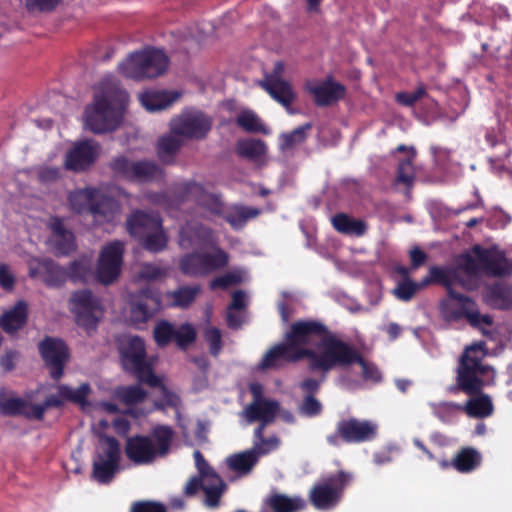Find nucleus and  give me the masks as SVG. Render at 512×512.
I'll use <instances>...</instances> for the list:
<instances>
[{
	"instance_id": "4",
	"label": "nucleus",
	"mask_w": 512,
	"mask_h": 512,
	"mask_svg": "<svg viewBox=\"0 0 512 512\" xmlns=\"http://www.w3.org/2000/svg\"><path fill=\"white\" fill-rule=\"evenodd\" d=\"M324 362L322 373L328 374L336 368H347L358 364L362 368V377L367 382L379 383L382 375L378 367L365 360L361 353L350 343L338 338L330 330L323 339Z\"/></svg>"
},
{
	"instance_id": "42",
	"label": "nucleus",
	"mask_w": 512,
	"mask_h": 512,
	"mask_svg": "<svg viewBox=\"0 0 512 512\" xmlns=\"http://www.w3.org/2000/svg\"><path fill=\"white\" fill-rule=\"evenodd\" d=\"M333 227L341 233L361 236L366 231V224L362 220L349 217L344 213H338L332 218Z\"/></svg>"
},
{
	"instance_id": "18",
	"label": "nucleus",
	"mask_w": 512,
	"mask_h": 512,
	"mask_svg": "<svg viewBox=\"0 0 512 512\" xmlns=\"http://www.w3.org/2000/svg\"><path fill=\"white\" fill-rule=\"evenodd\" d=\"M124 245L121 241H113L103 247L97 263V279L102 284L113 283L120 275L123 262Z\"/></svg>"
},
{
	"instance_id": "57",
	"label": "nucleus",
	"mask_w": 512,
	"mask_h": 512,
	"mask_svg": "<svg viewBox=\"0 0 512 512\" xmlns=\"http://www.w3.org/2000/svg\"><path fill=\"white\" fill-rule=\"evenodd\" d=\"M205 340L209 344V352L212 356H218L222 349L221 331L216 327L206 329L204 333Z\"/></svg>"
},
{
	"instance_id": "40",
	"label": "nucleus",
	"mask_w": 512,
	"mask_h": 512,
	"mask_svg": "<svg viewBox=\"0 0 512 512\" xmlns=\"http://www.w3.org/2000/svg\"><path fill=\"white\" fill-rule=\"evenodd\" d=\"M94 458L120 464L121 446L119 440L114 436H101Z\"/></svg>"
},
{
	"instance_id": "56",
	"label": "nucleus",
	"mask_w": 512,
	"mask_h": 512,
	"mask_svg": "<svg viewBox=\"0 0 512 512\" xmlns=\"http://www.w3.org/2000/svg\"><path fill=\"white\" fill-rule=\"evenodd\" d=\"M323 406L313 395H305L299 407V412L307 417H315L321 414Z\"/></svg>"
},
{
	"instance_id": "39",
	"label": "nucleus",
	"mask_w": 512,
	"mask_h": 512,
	"mask_svg": "<svg viewBox=\"0 0 512 512\" xmlns=\"http://www.w3.org/2000/svg\"><path fill=\"white\" fill-rule=\"evenodd\" d=\"M260 213L261 210L255 207L234 205L229 212L222 216L232 228L241 229L249 220L258 217Z\"/></svg>"
},
{
	"instance_id": "23",
	"label": "nucleus",
	"mask_w": 512,
	"mask_h": 512,
	"mask_svg": "<svg viewBox=\"0 0 512 512\" xmlns=\"http://www.w3.org/2000/svg\"><path fill=\"white\" fill-rule=\"evenodd\" d=\"M98 144L91 140H83L74 144L65 157V168L73 172L88 169L98 157Z\"/></svg>"
},
{
	"instance_id": "49",
	"label": "nucleus",
	"mask_w": 512,
	"mask_h": 512,
	"mask_svg": "<svg viewBox=\"0 0 512 512\" xmlns=\"http://www.w3.org/2000/svg\"><path fill=\"white\" fill-rule=\"evenodd\" d=\"M414 157L415 151L411 148V155L400 161L397 168L396 182L404 184L407 188H411L415 180Z\"/></svg>"
},
{
	"instance_id": "28",
	"label": "nucleus",
	"mask_w": 512,
	"mask_h": 512,
	"mask_svg": "<svg viewBox=\"0 0 512 512\" xmlns=\"http://www.w3.org/2000/svg\"><path fill=\"white\" fill-rule=\"evenodd\" d=\"M90 393L91 387L89 383H82L76 389L65 384H60L57 386V395L52 394L47 396L43 406L45 407V410L52 407L60 408L66 401L79 405H85Z\"/></svg>"
},
{
	"instance_id": "48",
	"label": "nucleus",
	"mask_w": 512,
	"mask_h": 512,
	"mask_svg": "<svg viewBox=\"0 0 512 512\" xmlns=\"http://www.w3.org/2000/svg\"><path fill=\"white\" fill-rule=\"evenodd\" d=\"M237 153L249 160H258L266 153V145L260 139L241 140L236 146Z\"/></svg>"
},
{
	"instance_id": "44",
	"label": "nucleus",
	"mask_w": 512,
	"mask_h": 512,
	"mask_svg": "<svg viewBox=\"0 0 512 512\" xmlns=\"http://www.w3.org/2000/svg\"><path fill=\"white\" fill-rule=\"evenodd\" d=\"M182 146V141L175 136H163L157 143V156L164 164H172Z\"/></svg>"
},
{
	"instance_id": "34",
	"label": "nucleus",
	"mask_w": 512,
	"mask_h": 512,
	"mask_svg": "<svg viewBox=\"0 0 512 512\" xmlns=\"http://www.w3.org/2000/svg\"><path fill=\"white\" fill-rule=\"evenodd\" d=\"M280 404L276 400L266 399L259 402H251L245 408L248 422L256 421L272 423L279 412Z\"/></svg>"
},
{
	"instance_id": "53",
	"label": "nucleus",
	"mask_w": 512,
	"mask_h": 512,
	"mask_svg": "<svg viewBox=\"0 0 512 512\" xmlns=\"http://www.w3.org/2000/svg\"><path fill=\"white\" fill-rule=\"evenodd\" d=\"M175 328L168 321L159 322L154 328V339L158 346L165 347L174 341Z\"/></svg>"
},
{
	"instance_id": "52",
	"label": "nucleus",
	"mask_w": 512,
	"mask_h": 512,
	"mask_svg": "<svg viewBox=\"0 0 512 512\" xmlns=\"http://www.w3.org/2000/svg\"><path fill=\"white\" fill-rule=\"evenodd\" d=\"M27 402L21 398H6L0 400V412L5 416H24Z\"/></svg>"
},
{
	"instance_id": "24",
	"label": "nucleus",
	"mask_w": 512,
	"mask_h": 512,
	"mask_svg": "<svg viewBox=\"0 0 512 512\" xmlns=\"http://www.w3.org/2000/svg\"><path fill=\"white\" fill-rule=\"evenodd\" d=\"M114 395L126 406L123 413L128 416L138 419L152 412L151 409L145 410L138 407L148 396L147 391L140 385L119 386L115 389Z\"/></svg>"
},
{
	"instance_id": "64",
	"label": "nucleus",
	"mask_w": 512,
	"mask_h": 512,
	"mask_svg": "<svg viewBox=\"0 0 512 512\" xmlns=\"http://www.w3.org/2000/svg\"><path fill=\"white\" fill-rule=\"evenodd\" d=\"M426 94V90L423 86H419L415 91L410 93H399L397 100L406 106L414 105L418 100L423 98Z\"/></svg>"
},
{
	"instance_id": "45",
	"label": "nucleus",
	"mask_w": 512,
	"mask_h": 512,
	"mask_svg": "<svg viewBox=\"0 0 512 512\" xmlns=\"http://www.w3.org/2000/svg\"><path fill=\"white\" fill-rule=\"evenodd\" d=\"M236 124L248 133L267 134L268 129L260 117L252 110H242L236 117Z\"/></svg>"
},
{
	"instance_id": "13",
	"label": "nucleus",
	"mask_w": 512,
	"mask_h": 512,
	"mask_svg": "<svg viewBox=\"0 0 512 512\" xmlns=\"http://www.w3.org/2000/svg\"><path fill=\"white\" fill-rule=\"evenodd\" d=\"M110 168L115 175L137 183L158 181L165 176L164 170L154 161H132L125 156L115 157L110 163Z\"/></svg>"
},
{
	"instance_id": "6",
	"label": "nucleus",
	"mask_w": 512,
	"mask_h": 512,
	"mask_svg": "<svg viewBox=\"0 0 512 512\" xmlns=\"http://www.w3.org/2000/svg\"><path fill=\"white\" fill-rule=\"evenodd\" d=\"M126 229L149 252L158 253L167 247L168 236L157 213L139 209L132 211L126 219Z\"/></svg>"
},
{
	"instance_id": "58",
	"label": "nucleus",
	"mask_w": 512,
	"mask_h": 512,
	"mask_svg": "<svg viewBox=\"0 0 512 512\" xmlns=\"http://www.w3.org/2000/svg\"><path fill=\"white\" fill-rule=\"evenodd\" d=\"M459 268L468 276H478L482 272L477 257L466 253L460 257Z\"/></svg>"
},
{
	"instance_id": "47",
	"label": "nucleus",
	"mask_w": 512,
	"mask_h": 512,
	"mask_svg": "<svg viewBox=\"0 0 512 512\" xmlns=\"http://www.w3.org/2000/svg\"><path fill=\"white\" fill-rule=\"evenodd\" d=\"M312 123L308 122L301 125L289 133H283L280 136V149L282 151H290L296 146L304 143L307 139V132L311 130Z\"/></svg>"
},
{
	"instance_id": "59",
	"label": "nucleus",
	"mask_w": 512,
	"mask_h": 512,
	"mask_svg": "<svg viewBox=\"0 0 512 512\" xmlns=\"http://www.w3.org/2000/svg\"><path fill=\"white\" fill-rule=\"evenodd\" d=\"M129 512H167V507L161 502L139 500L131 504Z\"/></svg>"
},
{
	"instance_id": "22",
	"label": "nucleus",
	"mask_w": 512,
	"mask_h": 512,
	"mask_svg": "<svg viewBox=\"0 0 512 512\" xmlns=\"http://www.w3.org/2000/svg\"><path fill=\"white\" fill-rule=\"evenodd\" d=\"M305 90L312 95L314 103L319 107H327L342 100L346 95V87L328 76L324 81L317 83L308 81Z\"/></svg>"
},
{
	"instance_id": "36",
	"label": "nucleus",
	"mask_w": 512,
	"mask_h": 512,
	"mask_svg": "<svg viewBox=\"0 0 512 512\" xmlns=\"http://www.w3.org/2000/svg\"><path fill=\"white\" fill-rule=\"evenodd\" d=\"M28 318V307L24 301H19L0 318V327L7 334H14L22 329Z\"/></svg>"
},
{
	"instance_id": "32",
	"label": "nucleus",
	"mask_w": 512,
	"mask_h": 512,
	"mask_svg": "<svg viewBox=\"0 0 512 512\" xmlns=\"http://www.w3.org/2000/svg\"><path fill=\"white\" fill-rule=\"evenodd\" d=\"M264 90L278 103L289 108L295 100L291 84L284 79H277L274 76H265L261 83Z\"/></svg>"
},
{
	"instance_id": "51",
	"label": "nucleus",
	"mask_w": 512,
	"mask_h": 512,
	"mask_svg": "<svg viewBox=\"0 0 512 512\" xmlns=\"http://www.w3.org/2000/svg\"><path fill=\"white\" fill-rule=\"evenodd\" d=\"M425 286H422V280L417 283L406 277L400 281L394 289V295L402 301L411 300L415 294Z\"/></svg>"
},
{
	"instance_id": "37",
	"label": "nucleus",
	"mask_w": 512,
	"mask_h": 512,
	"mask_svg": "<svg viewBox=\"0 0 512 512\" xmlns=\"http://www.w3.org/2000/svg\"><path fill=\"white\" fill-rule=\"evenodd\" d=\"M482 462L481 453L474 447H462L452 459L453 468L460 473H470Z\"/></svg>"
},
{
	"instance_id": "12",
	"label": "nucleus",
	"mask_w": 512,
	"mask_h": 512,
	"mask_svg": "<svg viewBox=\"0 0 512 512\" xmlns=\"http://www.w3.org/2000/svg\"><path fill=\"white\" fill-rule=\"evenodd\" d=\"M378 425L371 420H361L356 417L340 419L334 432L326 436L328 445L340 447L343 443L360 444L370 442L377 437Z\"/></svg>"
},
{
	"instance_id": "61",
	"label": "nucleus",
	"mask_w": 512,
	"mask_h": 512,
	"mask_svg": "<svg viewBox=\"0 0 512 512\" xmlns=\"http://www.w3.org/2000/svg\"><path fill=\"white\" fill-rule=\"evenodd\" d=\"M61 0H25V7L29 12H52Z\"/></svg>"
},
{
	"instance_id": "16",
	"label": "nucleus",
	"mask_w": 512,
	"mask_h": 512,
	"mask_svg": "<svg viewBox=\"0 0 512 512\" xmlns=\"http://www.w3.org/2000/svg\"><path fill=\"white\" fill-rule=\"evenodd\" d=\"M213 119L199 110H185L179 116L172 119L170 129L176 136L187 139L202 140L211 131Z\"/></svg>"
},
{
	"instance_id": "26",
	"label": "nucleus",
	"mask_w": 512,
	"mask_h": 512,
	"mask_svg": "<svg viewBox=\"0 0 512 512\" xmlns=\"http://www.w3.org/2000/svg\"><path fill=\"white\" fill-rule=\"evenodd\" d=\"M464 406L454 402H443L439 405L438 416L442 413H451L454 411L464 410L467 415L475 418H485L492 414L493 404L491 398L487 394L472 396Z\"/></svg>"
},
{
	"instance_id": "5",
	"label": "nucleus",
	"mask_w": 512,
	"mask_h": 512,
	"mask_svg": "<svg viewBox=\"0 0 512 512\" xmlns=\"http://www.w3.org/2000/svg\"><path fill=\"white\" fill-rule=\"evenodd\" d=\"M194 459L198 474L188 479L183 495L192 498L202 491V504L208 509H217L221 506L228 486L199 450L194 452Z\"/></svg>"
},
{
	"instance_id": "8",
	"label": "nucleus",
	"mask_w": 512,
	"mask_h": 512,
	"mask_svg": "<svg viewBox=\"0 0 512 512\" xmlns=\"http://www.w3.org/2000/svg\"><path fill=\"white\" fill-rule=\"evenodd\" d=\"M120 362L127 373L133 375L140 383L158 387L161 379L155 375L152 364L147 360L146 345L139 336H131L119 347Z\"/></svg>"
},
{
	"instance_id": "11",
	"label": "nucleus",
	"mask_w": 512,
	"mask_h": 512,
	"mask_svg": "<svg viewBox=\"0 0 512 512\" xmlns=\"http://www.w3.org/2000/svg\"><path fill=\"white\" fill-rule=\"evenodd\" d=\"M350 481L351 475L345 471L330 474L312 486L309 501L317 510H331L341 501Z\"/></svg>"
},
{
	"instance_id": "29",
	"label": "nucleus",
	"mask_w": 512,
	"mask_h": 512,
	"mask_svg": "<svg viewBox=\"0 0 512 512\" xmlns=\"http://www.w3.org/2000/svg\"><path fill=\"white\" fill-rule=\"evenodd\" d=\"M306 506V501L299 495L289 496L271 491L263 499L261 509L265 512H301Z\"/></svg>"
},
{
	"instance_id": "7",
	"label": "nucleus",
	"mask_w": 512,
	"mask_h": 512,
	"mask_svg": "<svg viewBox=\"0 0 512 512\" xmlns=\"http://www.w3.org/2000/svg\"><path fill=\"white\" fill-rule=\"evenodd\" d=\"M169 64L167 55L160 49L147 47L131 53L119 63L118 71L134 80L153 79L165 73Z\"/></svg>"
},
{
	"instance_id": "63",
	"label": "nucleus",
	"mask_w": 512,
	"mask_h": 512,
	"mask_svg": "<svg viewBox=\"0 0 512 512\" xmlns=\"http://www.w3.org/2000/svg\"><path fill=\"white\" fill-rule=\"evenodd\" d=\"M19 352L16 350H7L0 356V367L5 372H11L15 369L19 359Z\"/></svg>"
},
{
	"instance_id": "35",
	"label": "nucleus",
	"mask_w": 512,
	"mask_h": 512,
	"mask_svg": "<svg viewBox=\"0 0 512 512\" xmlns=\"http://www.w3.org/2000/svg\"><path fill=\"white\" fill-rule=\"evenodd\" d=\"M459 280L458 273L455 268L449 266H431L428 275L422 279V286L441 285L446 291H451L453 285Z\"/></svg>"
},
{
	"instance_id": "1",
	"label": "nucleus",
	"mask_w": 512,
	"mask_h": 512,
	"mask_svg": "<svg viewBox=\"0 0 512 512\" xmlns=\"http://www.w3.org/2000/svg\"><path fill=\"white\" fill-rule=\"evenodd\" d=\"M328 327L319 320L307 319L293 322L284 334V341L275 344L262 357L259 368L279 369L285 364L308 360L311 372H321L324 362L323 339Z\"/></svg>"
},
{
	"instance_id": "25",
	"label": "nucleus",
	"mask_w": 512,
	"mask_h": 512,
	"mask_svg": "<svg viewBox=\"0 0 512 512\" xmlns=\"http://www.w3.org/2000/svg\"><path fill=\"white\" fill-rule=\"evenodd\" d=\"M121 212V205L114 197L97 189L90 205L89 215L95 225L110 224L114 222Z\"/></svg>"
},
{
	"instance_id": "38",
	"label": "nucleus",
	"mask_w": 512,
	"mask_h": 512,
	"mask_svg": "<svg viewBox=\"0 0 512 512\" xmlns=\"http://www.w3.org/2000/svg\"><path fill=\"white\" fill-rule=\"evenodd\" d=\"M259 458L255 451L246 450L229 456L226 460L230 470L236 472L240 476L249 474L258 463Z\"/></svg>"
},
{
	"instance_id": "20",
	"label": "nucleus",
	"mask_w": 512,
	"mask_h": 512,
	"mask_svg": "<svg viewBox=\"0 0 512 512\" xmlns=\"http://www.w3.org/2000/svg\"><path fill=\"white\" fill-rule=\"evenodd\" d=\"M473 254L481 264L482 272L490 277H507L512 274V260L502 251L483 248L476 244L472 247Z\"/></svg>"
},
{
	"instance_id": "14",
	"label": "nucleus",
	"mask_w": 512,
	"mask_h": 512,
	"mask_svg": "<svg viewBox=\"0 0 512 512\" xmlns=\"http://www.w3.org/2000/svg\"><path fill=\"white\" fill-rule=\"evenodd\" d=\"M229 256L221 248L215 249L213 253L191 252L182 256L179 260L180 271L190 277H204L214 271L228 265Z\"/></svg>"
},
{
	"instance_id": "31",
	"label": "nucleus",
	"mask_w": 512,
	"mask_h": 512,
	"mask_svg": "<svg viewBox=\"0 0 512 512\" xmlns=\"http://www.w3.org/2000/svg\"><path fill=\"white\" fill-rule=\"evenodd\" d=\"M40 276L49 287H61L67 281V270L51 259L39 261L36 269H30V276Z\"/></svg>"
},
{
	"instance_id": "9",
	"label": "nucleus",
	"mask_w": 512,
	"mask_h": 512,
	"mask_svg": "<svg viewBox=\"0 0 512 512\" xmlns=\"http://www.w3.org/2000/svg\"><path fill=\"white\" fill-rule=\"evenodd\" d=\"M478 348V345H472L461 355L456 370V382L449 388L450 392L476 396L483 391L485 382L482 376L488 372L489 367L482 363L481 358L472 355Z\"/></svg>"
},
{
	"instance_id": "46",
	"label": "nucleus",
	"mask_w": 512,
	"mask_h": 512,
	"mask_svg": "<svg viewBox=\"0 0 512 512\" xmlns=\"http://www.w3.org/2000/svg\"><path fill=\"white\" fill-rule=\"evenodd\" d=\"M120 464L105 461L104 459H93L92 477L101 484L110 483L115 474L119 471Z\"/></svg>"
},
{
	"instance_id": "33",
	"label": "nucleus",
	"mask_w": 512,
	"mask_h": 512,
	"mask_svg": "<svg viewBox=\"0 0 512 512\" xmlns=\"http://www.w3.org/2000/svg\"><path fill=\"white\" fill-rule=\"evenodd\" d=\"M180 97L181 93L176 90H152L141 94L140 101L146 110L155 112L170 107Z\"/></svg>"
},
{
	"instance_id": "21",
	"label": "nucleus",
	"mask_w": 512,
	"mask_h": 512,
	"mask_svg": "<svg viewBox=\"0 0 512 512\" xmlns=\"http://www.w3.org/2000/svg\"><path fill=\"white\" fill-rule=\"evenodd\" d=\"M50 231L48 243L57 256H67L77 248L76 238L72 230L65 226L64 219L51 216L47 222Z\"/></svg>"
},
{
	"instance_id": "43",
	"label": "nucleus",
	"mask_w": 512,
	"mask_h": 512,
	"mask_svg": "<svg viewBox=\"0 0 512 512\" xmlns=\"http://www.w3.org/2000/svg\"><path fill=\"white\" fill-rule=\"evenodd\" d=\"M201 292L200 285L180 286L176 290L168 292L167 296L172 300V306L179 308L189 307Z\"/></svg>"
},
{
	"instance_id": "17",
	"label": "nucleus",
	"mask_w": 512,
	"mask_h": 512,
	"mask_svg": "<svg viewBox=\"0 0 512 512\" xmlns=\"http://www.w3.org/2000/svg\"><path fill=\"white\" fill-rule=\"evenodd\" d=\"M38 350L49 369L51 378L59 380L64 374L65 365L70 357L66 343L59 338L46 336L39 342Z\"/></svg>"
},
{
	"instance_id": "3",
	"label": "nucleus",
	"mask_w": 512,
	"mask_h": 512,
	"mask_svg": "<svg viewBox=\"0 0 512 512\" xmlns=\"http://www.w3.org/2000/svg\"><path fill=\"white\" fill-rule=\"evenodd\" d=\"M174 431L168 425H156L149 435L129 436L124 445L126 458L135 466L154 463L158 458L166 457L172 446Z\"/></svg>"
},
{
	"instance_id": "60",
	"label": "nucleus",
	"mask_w": 512,
	"mask_h": 512,
	"mask_svg": "<svg viewBox=\"0 0 512 512\" xmlns=\"http://www.w3.org/2000/svg\"><path fill=\"white\" fill-rule=\"evenodd\" d=\"M241 277L238 274L228 272L224 275L215 277L209 284L210 289H227L230 286L240 283Z\"/></svg>"
},
{
	"instance_id": "62",
	"label": "nucleus",
	"mask_w": 512,
	"mask_h": 512,
	"mask_svg": "<svg viewBox=\"0 0 512 512\" xmlns=\"http://www.w3.org/2000/svg\"><path fill=\"white\" fill-rule=\"evenodd\" d=\"M278 445L279 439L276 436H271L269 438L264 437L260 441H254L252 450L255 451L258 458H260V456L266 455L276 449Z\"/></svg>"
},
{
	"instance_id": "41",
	"label": "nucleus",
	"mask_w": 512,
	"mask_h": 512,
	"mask_svg": "<svg viewBox=\"0 0 512 512\" xmlns=\"http://www.w3.org/2000/svg\"><path fill=\"white\" fill-rule=\"evenodd\" d=\"M97 188L85 187L70 192L68 201L71 209L77 214H89L90 205L95 197Z\"/></svg>"
},
{
	"instance_id": "50",
	"label": "nucleus",
	"mask_w": 512,
	"mask_h": 512,
	"mask_svg": "<svg viewBox=\"0 0 512 512\" xmlns=\"http://www.w3.org/2000/svg\"><path fill=\"white\" fill-rule=\"evenodd\" d=\"M67 270V280L73 282H84L89 276L91 270L90 261L86 258H80L72 261Z\"/></svg>"
},
{
	"instance_id": "10",
	"label": "nucleus",
	"mask_w": 512,
	"mask_h": 512,
	"mask_svg": "<svg viewBox=\"0 0 512 512\" xmlns=\"http://www.w3.org/2000/svg\"><path fill=\"white\" fill-rule=\"evenodd\" d=\"M439 310L442 317L449 322L466 319L474 328H479L481 324H493L492 317L488 314L482 315L472 298L455 290L448 291L447 297L439 304Z\"/></svg>"
},
{
	"instance_id": "2",
	"label": "nucleus",
	"mask_w": 512,
	"mask_h": 512,
	"mask_svg": "<svg viewBox=\"0 0 512 512\" xmlns=\"http://www.w3.org/2000/svg\"><path fill=\"white\" fill-rule=\"evenodd\" d=\"M128 101V93L116 81L103 79L97 87L93 104L85 109V125L96 134L115 130L121 123Z\"/></svg>"
},
{
	"instance_id": "15",
	"label": "nucleus",
	"mask_w": 512,
	"mask_h": 512,
	"mask_svg": "<svg viewBox=\"0 0 512 512\" xmlns=\"http://www.w3.org/2000/svg\"><path fill=\"white\" fill-rule=\"evenodd\" d=\"M70 310L75 315L77 325L87 331L96 330L104 315L101 300L88 289L72 293Z\"/></svg>"
},
{
	"instance_id": "54",
	"label": "nucleus",
	"mask_w": 512,
	"mask_h": 512,
	"mask_svg": "<svg viewBox=\"0 0 512 512\" xmlns=\"http://www.w3.org/2000/svg\"><path fill=\"white\" fill-rule=\"evenodd\" d=\"M196 331L190 324H183L175 330L174 341L180 349H186L196 340Z\"/></svg>"
},
{
	"instance_id": "55",
	"label": "nucleus",
	"mask_w": 512,
	"mask_h": 512,
	"mask_svg": "<svg viewBox=\"0 0 512 512\" xmlns=\"http://www.w3.org/2000/svg\"><path fill=\"white\" fill-rule=\"evenodd\" d=\"M159 387H162V399L154 403V409L164 411L166 407H170L179 410L181 406L180 397L176 393L169 391L162 383Z\"/></svg>"
},
{
	"instance_id": "30",
	"label": "nucleus",
	"mask_w": 512,
	"mask_h": 512,
	"mask_svg": "<svg viewBox=\"0 0 512 512\" xmlns=\"http://www.w3.org/2000/svg\"><path fill=\"white\" fill-rule=\"evenodd\" d=\"M483 300L493 309H511L512 284L503 281H497L487 285L483 290Z\"/></svg>"
},
{
	"instance_id": "19",
	"label": "nucleus",
	"mask_w": 512,
	"mask_h": 512,
	"mask_svg": "<svg viewBox=\"0 0 512 512\" xmlns=\"http://www.w3.org/2000/svg\"><path fill=\"white\" fill-rule=\"evenodd\" d=\"M161 309V295L158 290L147 287L131 296L130 319L133 324L148 322Z\"/></svg>"
},
{
	"instance_id": "27",
	"label": "nucleus",
	"mask_w": 512,
	"mask_h": 512,
	"mask_svg": "<svg viewBox=\"0 0 512 512\" xmlns=\"http://www.w3.org/2000/svg\"><path fill=\"white\" fill-rule=\"evenodd\" d=\"M182 191L187 199H191L196 204L215 216H222L224 212V203L219 195L208 192L203 185L197 182H186L182 185Z\"/></svg>"
}]
</instances>
